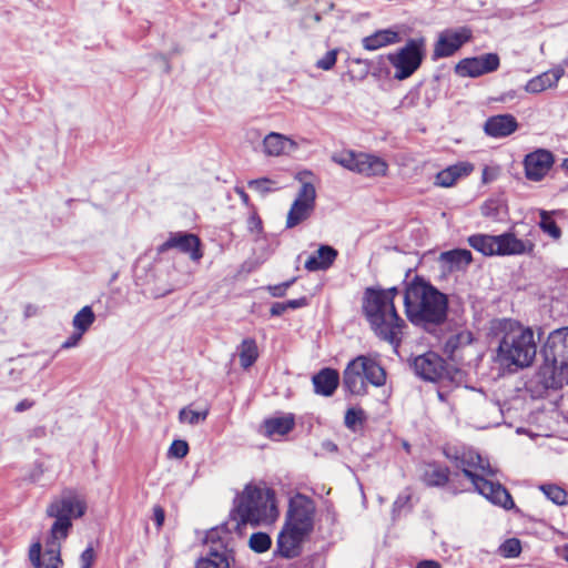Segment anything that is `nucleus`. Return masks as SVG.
<instances>
[{"mask_svg": "<svg viewBox=\"0 0 568 568\" xmlns=\"http://www.w3.org/2000/svg\"><path fill=\"white\" fill-rule=\"evenodd\" d=\"M404 307L408 321L427 332L444 324L448 315V297L419 275L406 284Z\"/></svg>", "mask_w": 568, "mask_h": 568, "instance_id": "obj_1", "label": "nucleus"}, {"mask_svg": "<svg viewBox=\"0 0 568 568\" xmlns=\"http://www.w3.org/2000/svg\"><path fill=\"white\" fill-rule=\"evenodd\" d=\"M399 293L396 286L387 290L367 287L363 296V312L374 334L390 344L395 351L403 342L405 321L398 315L394 300Z\"/></svg>", "mask_w": 568, "mask_h": 568, "instance_id": "obj_2", "label": "nucleus"}, {"mask_svg": "<svg viewBox=\"0 0 568 568\" xmlns=\"http://www.w3.org/2000/svg\"><path fill=\"white\" fill-rule=\"evenodd\" d=\"M456 466L470 480L474 490L489 503L506 510L515 508L508 489L499 481L491 479L496 475V470L477 452H464L456 457Z\"/></svg>", "mask_w": 568, "mask_h": 568, "instance_id": "obj_3", "label": "nucleus"}, {"mask_svg": "<svg viewBox=\"0 0 568 568\" xmlns=\"http://www.w3.org/2000/svg\"><path fill=\"white\" fill-rule=\"evenodd\" d=\"M500 328L503 336L497 349L498 361L506 366H530L537 354L534 331L511 320H504Z\"/></svg>", "mask_w": 568, "mask_h": 568, "instance_id": "obj_4", "label": "nucleus"}, {"mask_svg": "<svg viewBox=\"0 0 568 568\" xmlns=\"http://www.w3.org/2000/svg\"><path fill=\"white\" fill-rule=\"evenodd\" d=\"M541 355L544 364L538 377L545 388L559 389L568 385V326L554 329L547 336Z\"/></svg>", "mask_w": 568, "mask_h": 568, "instance_id": "obj_5", "label": "nucleus"}, {"mask_svg": "<svg viewBox=\"0 0 568 568\" xmlns=\"http://www.w3.org/2000/svg\"><path fill=\"white\" fill-rule=\"evenodd\" d=\"M277 515L274 493L271 489L246 485L234 499L232 516L237 526L268 524L274 521Z\"/></svg>", "mask_w": 568, "mask_h": 568, "instance_id": "obj_6", "label": "nucleus"}, {"mask_svg": "<svg viewBox=\"0 0 568 568\" xmlns=\"http://www.w3.org/2000/svg\"><path fill=\"white\" fill-rule=\"evenodd\" d=\"M87 511L84 497L73 488H64L48 505L45 514L54 521L50 528L49 540H64L72 528V521L81 518Z\"/></svg>", "mask_w": 568, "mask_h": 568, "instance_id": "obj_7", "label": "nucleus"}, {"mask_svg": "<svg viewBox=\"0 0 568 568\" xmlns=\"http://www.w3.org/2000/svg\"><path fill=\"white\" fill-rule=\"evenodd\" d=\"M332 161L344 169L366 178L385 176L388 170L387 162L371 153L344 150L335 152Z\"/></svg>", "mask_w": 568, "mask_h": 568, "instance_id": "obj_8", "label": "nucleus"}, {"mask_svg": "<svg viewBox=\"0 0 568 568\" xmlns=\"http://www.w3.org/2000/svg\"><path fill=\"white\" fill-rule=\"evenodd\" d=\"M426 55V39L424 37L408 39L406 44L387 59L395 68L394 78L405 80L414 74Z\"/></svg>", "mask_w": 568, "mask_h": 568, "instance_id": "obj_9", "label": "nucleus"}, {"mask_svg": "<svg viewBox=\"0 0 568 568\" xmlns=\"http://www.w3.org/2000/svg\"><path fill=\"white\" fill-rule=\"evenodd\" d=\"M205 554L196 559L194 568H231L234 562V550L226 538L212 529L205 537Z\"/></svg>", "mask_w": 568, "mask_h": 568, "instance_id": "obj_10", "label": "nucleus"}, {"mask_svg": "<svg viewBox=\"0 0 568 568\" xmlns=\"http://www.w3.org/2000/svg\"><path fill=\"white\" fill-rule=\"evenodd\" d=\"M315 514V501L297 493L290 498L285 525L310 535L314 530Z\"/></svg>", "mask_w": 568, "mask_h": 568, "instance_id": "obj_11", "label": "nucleus"}, {"mask_svg": "<svg viewBox=\"0 0 568 568\" xmlns=\"http://www.w3.org/2000/svg\"><path fill=\"white\" fill-rule=\"evenodd\" d=\"M316 190L310 182L302 183L286 217V227L293 229L306 221L315 209Z\"/></svg>", "mask_w": 568, "mask_h": 568, "instance_id": "obj_12", "label": "nucleus"}, {"mask_svg": "<svg viewBox=\"0 0 568 568\" xmlns=\"http://www.w3.org/2000/svg\"><path fill=\"white\" fill-rule=\"evenodd\" d=\"M471 39V30L462 27L458 29H446L439 33L434 47L433 60L448 58L453 55L460 47Z\"/></svg>", "mask_w": 568, "mask_h": 568, "instance_id": "obj_13", "label": "nucleus"}, {"mask_svg": "<svg viewBox=\"0 0 568 568\" xmlns=\"http://www.w3.org/2000/svg\"><path fill=\"white\" fill-rule=\"evenodd\" d=\"M499 64L500 60L497 53H485L460 60L455 67V72L460 77L477 78L496 71Z\"/></svg>", "mask_w": 568, "mask_h": 568, "instance_id": "obj_14", "label": "nucleus"}, {"mask_svg": "<svg viewBox=\"0 0 568 568\" xmlns=\"http://www.w3.org/2000/svg\"><path fill=\"white\" fill-rule=\"evenodd\" d=\"M171 248H176L184 254H189L192 261H199L203 256L201 241L197 235L192 233H170L168 240L159 245L158 253L162 254Z\"/></svg>", "mask_w": 568, "mask_h": 568, "instance_id": "obj_15", "label": "nucleus"}, {"mask_svg": "<svg viewBox=\"0 0 568 568\" xmlns=\"http://www.w3.org/2000/svg\"><path fill=\"white\" fill-rule=\"evenodd\" d=\"M308 535L284 524L276 540L275 554L292 559L301 555L302 544Z\"/></svg>", "mask_w": 568, "mask_h": 568, "instance_id": "obj_16", "label": "nucleus"}, {"mask_svg": "<svg viewBox=\"0 0 568 568\" xmlns=\"http://www.w3.org/2000/svg\"><path fill=\"white\" fill-rule=\"evenodd\" d=\"M554 164L550 151L540 149L526 155L524 160L526 178L530 181L542 180Z\"/></svg>", "mask_w": 568, "mask_h": 568, "instance_id": "obj_17", "label": "nucleus"}, {"mask_svg": "<svg viewBox=\"0 0 568 568\" xmlns=\"http://www.w3.org/2000/svg\"><path fill=\"white\" fill-rule=\"evenodd\" d=\"M412 367L417 376L432 382L440 378L444 371L443 359L434 352L415 357Z\"/></svg>", "mask_w": 568, "mask_h": 568, "instance_id": "obj_18", "label": "nucleus"}, {"mask_svg": "<svg viewBox=\"0 0 568 568\" xmlns=\"http://www.w3.org/2000/svg\"><path fill=\"white\" fill-rule=\"evenodd\" d=\"M449 468L443 464L433 462L424 466L422 473V481L428 487H444L447 484L448 490L453 495L459 494L462 490L457 489L453 483L449 481Z\"/></svg>", "mask_w": 568, "mask_h": 568, "instance_id": "obj_19", "label": "nucleus"}, {"mask_svg": "<svg viewBox=\"0 0 568 568\" xmlns=\"http://www.w3.org/2000/svg\"><path fill=\"white\" fill-rule=\"evenodd\" d=\"M496 255H523L534 250V243L518 239L514 233L507 232L496 235Z\"/></svg>", "mask_w": 568, "mask_h": 568, "instance_id": "obj_20", "label": "nucleus"}, {"mask_svg": "<svg viewBox=\"0 0 568 568\" xmlns=\"http://www.w3.org/2000/svg\"><path fill=\"white\" fill-rule=\"evenodd\" d=\"M518 125L513 114H498L486 120L484 131L488 136L500 139L513 134L518 129Z\"/></svg>", "mask_w": 568, "mask_h": 568, "instance_id": "obj_21", "label": "nucleus"}, {"mask_svg": "<svg viewBox=\"0 0 568 568\" xmlns=\"http://www.w3.org/2000/svg\"><path fill=\"white\" fill-rule=\"evenodd\" d=\"M361 361L359 356L352 359L343 372V387L353 395H364L367 390Z\"/></svg>", "mask_w": 568, "mask_h": 568, "instance_id": "obj_22", "label": "nucleus"}, {"mask_svg": "<svg viewBox=\"0 0 568 568\" xmlns=\"http://www.w3.org/2000/svg\"><path fill=\"white\" fill-rule=\"evenodd\" d=\"M564 74L565 69L562 67H556L530 79L526 83L525 90L529 93H540L546 89L556 87Z\"/></svg>", "mask_w": 568, "mask_h": 568, "instance_id": "obj_23", "label": "nucleus"}, {"mask_svg": "<svg viewBox=\"0 0 568 568\" xmlns=\"http://www.w3.org/2000/svg\"><path fill=\"white\" fill-rule=\"evenodd\" d=\"M312 382L316 394L328 397L335 393L339 384V375L333 368H323L313 376Z\"/></svg>", "mask_w": 568, "mask_h": 568, "instance_id": "obj_24", "label": "nucleus"}, {"mask_svg": "<svg viewBox=\"0 0 568 568\" xmlns=\"http://www.w3.org/2000/svg\"><path fill=\"white\" fill-rule=\"evenodd\" d=\"M337 251L329 245H321L316 255H311L304 266L310 272L325 271L329 268L337 257Z\"/></svg>", "mask_w": 568, "mask_h": 568, "instance_id": "obj_25", "label": "nucleus"}, {"mask_svg": "<svg viewBox=\"0 0 568 568\" xmlns=\"http://www.w3.org/2000/svg\"><path fill=\"white\" fill-rule=\"evenodd\" d=\"M471 252L465 248H455L443 252L439 261L443 266L449 271H459L467 267L471 262Z\"/></svg>", "mask_w": 568, "mask_h": 568, "instance_id": "obj_26", "label": "nucleus"}, {"mask_svg": "<svg viewBox=\"0 0 568 568\" xmlns=\"http://www.w3.org/2000/svg\"><path fill=\"white\" fill-rule=\"evenodd\" d=\"M473 171L469 163H457L450 165L436 174L435 184L443 187L453 186L458 179L468 175Z\"/></svg>", "mask_w": 568, "mask_h": 568, "instance_id": "obj_27", "label": "nucleus"}, {"mask_svg": "<svg viewBox=\"0 0 568 568\" xmlns=\"http://www.w3.org/2000/svg\"><path fill=\"white\" fill-rule=\"evenodd\" d=\"M400 41L399 33L393 29H382L363 39V47L368 51H375L388 44Z\"/></svg>", "mask_w": 568, "mask_h": 568, "instance_id": "obj_28", "label": "nucleus"}, {"mask_svg": "<svg viewBox=\"0 0 568 568\" xmlns=\"http://www.w3.org/2000/svg\"><path fill=\"white\" fill-rule=\"evenodd\" d=\"M295 148V143L283 134L271 132L263 140V150L270 156H278Z\"/></svg>", "mask_w": 568, "mask_h": 568, "instance_id": "obj_29", "label": "nucleus"}, {"mask_svg": "<svg viewBox=\"0 0 568 568\" xmlns=\"http://www.w3.org/2000/svg\"><path fill=\"white\" fill-rule=\"evenodd\" d=\"M362 358V373H364L365 383L368 382L372 385L379 387L383 386L386 382V373L384 368L374 359L359 355Z\"/></svg>", "mask_w": 568, "mask_h": 568, "instance_id": "obj_30", "label": "nucleus"}, {"mask_svg": "<svg viewBox=\"0 0 568 568\" xmlns=\"http://www.w3.org/2000/svg\"><path fill=\"white\" fill-rule=\"evenodd\" d=\"M295 426V419L293 414H286L284 416L268 418L264 422L265 434L268 437L284 436L288 434Z\"/></svg>", "mask_w": 568, "mask_h": 568, "instance_id": "obj_31", "label": "nucleus"}, {"mask_svg": "<svg viewBox=\"0 0 568 568\" xmlns=\"http://www.w3.org/2000/svg\"><path fill=\"white\" fill-rule=\"evenodd\" d=\"M473 335L468 331H462L454 335H450L444 343L443 352L450 358L455 359L456 353L464 346L471 344Z\"/></svg>", "mask_w": 568, "mask_h": 568, "instance_id": "obj_32", "label": "nucleus"}, {"mask_svg": "<svg viewBox=\"0 0 568 568\" xmlns=\"http://www.w3.org/2000/svg\"><path fill=\"white\" fill-rule=\"evenodd\" d=\"M237 349L240 365L244 369L250 368L258 358V348L254 338H244Z\"/></svg>", "mask_w": 568, "mask_h": 568, "instance_id": "obj_33", "label": "nucleus"}, {"mask_svg": "<svg viewBox=\"0 0 568 568\" xmlns=\"http://www.w3.org/2000/svg\"><path fill=\"white\" fill-rule=\"evenodd\" d=\"M468 244L486 256L496 255V235L474 234L468 237Z\"/></svg>", "mask_w": 568, "mask_h": 568, "instance_id": "obj_34", "label": "nucleus"}, {"mask_svg": "<svg viewBox=\"0 0 568 568\" xmlns=\"http://www.w3.org/2000/svg\"><path fill=\"white\" fill-rule=\"evenodd\" d=\"M556 214H558V211L539 210L540 221L538 225L540 230L551 239L559 240L561 236V230L554 220V215Z\"/></svg>", "mask_w": 568, "mask_h": 568, "instance_id": "obj_35", "label": "nucleus"}, {"mask_svg": "<svg viewBox=\"0 0 568 568\" xmlns=\"http://www.w3.org/2000/svg\"><path fill=\"white\" fill-rule=\"evenodd\" d=\"M95 321V315L91 306L82 307L73 317L72 325L80 334H84Z\"/></svg>", "mask_w": 568, "mask_h": 568, "instance_id": "obj_36", "label": "nucleus"}, {"mask_svg": "<svg viewBox=\"0 0 568 568\" xmlns=\"http://www.w3.org/2000/svg\"><path fill=\"white\" fill-rule=\"evenodd\" d=\"M209 416V408L194 410L191 406H185L179 412V422L191 426L203 423Z\"/></svg>", "mask_w": 568, "mask_h": 568, "instance_id": "obj_37", "label": "nucleus"}, {"mask_svg": "<svg viewBox=\"0 0 568 568\" xmlns=\"http://www.w3.org/2000/svg\"><path fill=\"white\" fill-rule=\"evenodd\" d=\"M61 545L55 540H48L47 548L44 551V565L43 568H60L62 559L60 556Z\"/></svg>", "mask_w": 568, "mask_h": 568, "instance_id": "obj_38", "label": "nucleus"}, {"mask_svg": "<svg viewBox=\"0 0 568 568\" xmlns=\"http://www.w3.org/2000/svg\"><path fill=\"white\" fill-rule=\"evenodd\" d=\"M540 490L556 505L562 506L567 503V493L558 485L544 484L540 486Z\"/></svg>", "mask_w": 568, "mask_h": 568, "instance_id": "obj_39", "label": "nucleus"}, {"mask_svg": "<svg viewBox=\"0 0 568 568\" xmlns=\"http://www.w3.org/2000/svg\"><path fill=\"white\" fill-rule=\"evenodd\" d=\"M272 539L266 532H254L250 537L248 546L250 548L257 554H263L271 548Z\"/></svg>", "mask_w": 568, "mask_h": 568, "instance_id": "obj_40", "label": "nucleus"}, {"mask_svg": "<svg viewBox=\"0 0 568 568\" xmlns=\"http://www.w3.org/2000/svg\"><path fill=\"white\" fill-rule=\"evenodd\" d=\"M366 419V414L362 408H348L345 413L344 424L345 426L356 432L358 426H362Z\"/></svg>", "mask_w": 568, "mask_h": 568, "instance_id": "obj_41", "label": "nucleus"}, {"mask_svg": "<svg viewBox=\"0 0 568 568\" xmlns=\"http://www.w3.org/2000/svg\"><path fill=\"white\" fill-rule=\"evenodd\" d=\"M247 186L262 196H265L266 194L278 190V187L276 186V182L268 178H260V179H255V180H250L247 182Z\"/></svg>", "mask_w": 568, "mask_h": 568, "instance_id": "obj_42", "label": "nucleus"}, {"mask_svg": "<svg viewBox=\"0 0 568 568\" xmlns=\"http://www.w3.org/2000/svg\"><path fill=\"white\" fill-rule=\"evenodd\" d=\"M521 552V544L517 538H509L499 546V554L505 558H516Z\"/></svg>", "mask_w": 568, "mask_h": 568, "instance_id": "obj_43", "label": "nucleus"}, {"mask_svg": "<svg viewBox=\"0 0 568 568\" xmlns=\"http://www.w3.org/2000/svg\"><path fill=\"white\" fill-rule=\"evenodd\" d=\"M189 453V445L185 440L175 439L171 444L168 455L169 457L183 458Z\"/></svg>", "mask_w": 568, "mask_h": 568, "instance_id": "obj_44", "label": "nucleus"}, {"mask_svg": "<svg viewBox=\"0 0 568 568\" xmlns=\"http://www.w3.org/2000/svg\"><path fill=\"white\" fill-rule=\"evenodd\" d=\"M337 58V51L336 50H329L325 53L323 58L317 60L316 68L328 71L331 70L335 63Z\"/></svg>", "mask_w": 568, "mask_h": 568, "instance_id": "obj_45", "label": "nucleus"}, {"mask_svg": "<svg viewBox=\"0 0 568 568\" xmlns=\"http://www.w3.org/2000/svg\"><path fill=\"white\" fill-rule=\"evenodd\" d=\"M29 558L34 568H41L42 561H41V545L40 542H36L30 547L29 550Z\"/></svg>", "mask_w": 568, "mask_h": 568, "instance_id": "obj_46", "label": "nucleus"}, {"mask_svg": "<svg viewBox=\"0 0 568 568\" xmlns=\"http://www.w3.org/2000/svg\"><path fill=\"white\" fill-rule=\"evenodd\" d=\"M410 500L409 494H399L393 504V516L396 517L400 514Z\"/></svg>", "mask_w": 568, "mask_h": 568, "instance_id": "obj_47", "label": "nucleus"}, {"mask_svg": "<svg viewBox=\"0 0 568 568\" xmlns=\"http://www.w3.org/2000/svg\"><path fill=\"white\" fill-rule=\"evenodd\" d=\"M94 557L93 548L91 546L87 547L80 556L81 568H91Z\"/></svg>", "mask_w": 568, "mask_h": 568, "instance_id": "obj_48", "label": "nucleus"}, {"mask_svg": "<svg viewBox=\"0 0 568 568\" xmlns=\"http://www.w3.org/2000/svg\"><path fill=\"white\" fill-rule=\"evenodd\" d=\"M82 335L83 334H80L79 331H74L73 334H71L62 344H61V348L62 349H69V348H72V347H75L79 342L81 341L82 338Z\"/></svg>", "mask_w": 568, "mask_h": 568, "instance_id": "obj_49", "label": "nucleus"}, {"mask_svg": "<svg viewBox=\"0 0 568 568\" xmlns=\"http://www.w3.org/2000/svg\"><path fill=\"white\" fill-rule=\"evenodd\" d=\"M247 227L251 232L260 233L262 231V221L256 214H252L247 220Z\"/></svg>", "mask_w": 568, "mask_h": 568, "instance_id": "obj_50", "label": "nucleus"}, {"mask_svg": "<svg viewBox=\"0 0 568 568\" xmlns=\"http://www.w3.org/2000/svg\"><path fill=\"white\" fill-rule=\"evenodd\" d=\"M286 304V308L290 310H297V308H301V307H304L308 304V301L305 296H302L300 298H295V300H288L285 302Z\"/></svg>", "mask_w": 568, "mask_h": 568, "instance_id": "obj_51", "label": "nucleus"}, {"mask_svg": "<svg viewBox=\"0 0 568 568\" xmlns=\"http://www.w3.org/2000/svg\"><path fill=\"white\" fill-rule=\"evenodd\" d=\"M165 514L161 506L153 507V519L158 527H161L164 523Z\"/></svg>", "mask_w": 568, "mask_h": 568, "instance_id": "obj_52", "label": "nucleus"}, {"mask_svg": "<svg viewBox=\"0 0 568 568\" xmlns=\"http://www.w3.org/2000/svg\"><path fill=\"white\" fill-rule=\"evenodd\" d=\"M287 311L285 302H276L272 304L270 313L272 316H281Z\"/></svg>", "mask_w": 568, "mask_h": 568, "instance_id": "obj_53", "label": "nucleus"}, {"mask_svg": "<svg viewBox=\"0 0 568 568\" xmlns=\"http://www.w3.org/2000/svg\"><path fill=\"white\" fill-rule=\"evenodd\" d=\"M267 290L273 297H283L286 293L281 284L270 285Z\"/></svg>", "mask_w": 568, "mask_h": 568, "instance_id": "obj_54", "label": "nucleus"}, {"mask_svg": "<svg viewBox=\"0 0 568 568\" xmlns=\"http://www.w3.org/2000/svg\"><path fill=\"white\" fill-rule=\"evenodd\" d=\"M33 406V402L32 400H29V399H22L21 402H19L16 407H14V410L17 413H22L29 408H31Z\"/></svg>", "mask_w": 568, "mask_h": 568, "instance_id": "obj_55", "label": "nucleus"}, {"mask_svg": "<svg viewBox=\"0 0 568 568\" xmlns=\"http://www.w3.org/2000/svg\"><path fill=\"white\" fill-rule=\"evenodd\" d=\"M416 568H442V565L436 560H420Z\"/></svg>", "mask_w": 568, "mask_h": 568, "instance_id": "obj_56", "label": "nucleus"}, {"mask_svg": "<svg viewBox=\"0 0 568 568\" xmlns=\"http://www.w3.org/2000/svg\"><path fill=\"white\" fill-rule=\"evenodd\" d=\"M24 317L29 318L38 314V307L32 304H27L23 311Z\"/></svg>", "mask_w": 568, "mask_h": 568, "instance_id": "obj_57", "label": "nucleus"}, {"mask_svg": "<svg viewBox=\"0 0 568 568\" xmlns=\"http://www.w3.org/2000/svg\"><path fill=\"white\" fill-rule=\"evenodd\" d=\"M235 192L236 194L240 196V199L242 200V203L245 204L246 206L250 205V196L248 194L244 191L243 187H239L236 186L235 187Z\"/></svg>", "mask_w": 568, "mask_h": 568, "instance_id": "obj_58", "label": "nucleus"}, {"mask_svg": "<svg viewBox=\"0 0 568 568\" xmlns=\"http://www.w3.org/2000/svg\"><path fill=\"white\" fill-rule=\"evenodd\" d=\"M557 555L568 562V544L556 548Z\"/></svg>", "mask_w": 568, "mask_h": 568, "instance_id": "obj_59", "label": "nucleus"}, {"mask_svg": "<svg viewBox=\"0 0 568 568\" xmlns=\"http://www.w3.org/2000/svg\"><path fill=\"white\" fill-rule=\"evenodd\" d=\"M490 206H491V203H485L483 205L481 212L485 216H494L495 215V213Z\"/></svg>", "mask_w": 568, "mask_h": 568, "instance_id": "obj_60", "label": "nucleus"}, {"mask_svg": "<svg viewBox=\"0 0 568 568\" xmlns=\"http://www.w3.org/2000/svg\"><path fill=\"white\" fill-rule=\"evenodd\" d=\"M515 97H516V92L511 90L509 92L504 93L501 100L506 101V100L514 99Z\"/></svg>", "mask_w": 568, "mask_h": 568, "instance_id": "obj_61", "label": "nucleus"}, {"mask_svg": "<svg viewBox=\"0 0 568 568\" xmlns=\"http://www.w3.org/2000/svg\"><path fill=\"white\" fill-rule=\"evenodd\" d=\"M42 473H43V470H42V469H39L37 473H33V474L31 475L30 479H31L32 481H37V480L40 478V476L42 475Z\"/></svg>", "mask_w": 568, "mask_h": 568, "instance_id": "obj_62", "label": "nucleus"}, {"mask_svg": "<svg viewBox=\"0 0 568 568\" xmlns=\"http://www.w3.org/2000/svg\"><path fill=\"white\" fill-rule=\"evenodd\" d=\"M296 281L295 277H293L292 280L290 281H286V282H283L281 283V285L283 286V288L286 291L294 282Z\"/></svg>", "mask_w": 568, "mask_h": 568, "instance_id": "obj_63", "label": "nucleus"}, {"mask_svg": "<svg viewBox=\"0 0 568 568\" xmlns=\"http://www.w3.org/2000/svg\"><path fill=\"white\" fill-rule=\"evenodd\" d=\"M562 166L568 170V158L564 160Z\"/></svg>", "mask_w": 568, "mask_h": 568, "instance_id": "obj_64", "label": "nucleus"}]
</instances>
